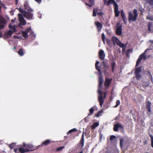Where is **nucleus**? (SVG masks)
Here are the masks:
<instances>
[{
  "label": "nucleus",
  "mask_w": 153,
  "mask_h": 153,
  "mask_svg": "<svg viewBox=\"0 0 153 153\" xmlns=\"http://www.w3.org/2000/svg\"><path fill=\"white\" fill-rule=\"evenodd\" d=\"M111 40L113 42L114 45H115L116 43L117 45L122 48V53L123 54L124 53V44L122 43L117 37L115 36H112Z\"/></svg>",
  "instance_id": "f257e3e1"
},
{
  "label": "nucleus",
  "mask_w": 153,
  "mask_h": 153,
  "mask_svg": "<svg viewBox=\"0 0 153 153\" xmlns=\"http://www.w3.org/2000/svg\"><path fill=\"white\" fill-rule=\"evenodd\" d=\"M33 12V10L32 9H29L27 11L25 10L23 16L28 20L32 19L33 15L32 13Z\"/></svg>",
  "instance_id": "f03ea898"
},
{
  "label": "nucleus",
  "mask_w": 153,
  "mask_h": 153,
  "mask_svg": "<svg viewBox=\"0 0 153 153\" xmlns=\"http://www.w3.org/2000/svg\"><path fill=\"white\" fill-rule=\"evenodd\" d=\"M134 14L131 13H129V14L128 19L130 22H134L136 20L138 15L137 11L136 9L133 10Z\"/></svg>",
  "instance_id": "7ed1b4c3"
},
{
  "label": "nucleus",
  "mask_w": 153,
  "mask_h": 153,
  "mask_svg": "<svg viewBox=\"0 0 153 153\" xmlns=\"http://www.w3.org/2000/svg\"><path fill=\"white\" fill-rule=\"evenodd\" d=\"M22 146L24 148L27 149L29 151V152L33 151L39 148L38 146L34 147L31 144H26L24 143H23Z\"/></svg>",
  "instance_id": "20e7f679"
},
{
  "label": "nucleus",
  "mask_w": 153,
  "mask_h": 153,
  "mask_svg": "<svg viewBox=\"0 0 153 153\" xmlns=\"http://www.w3.org/2000/svg\"><path fill=\"white\" fill-rule=\"evenodd\" d=\"M147 50H146L145 52L141 54L139 56V58L137 62L136 66H138L141 62L142 59L145 60L146 59V57L145 55V53Z\"/></svg>",
  "instance_id": "39448f33"
},
{
  "label": "nucleus",
  "mask_w": 153,
  "mask_h": 153,
  "mask_svg": "<svg viewBox=\"0 0 153 153\" xmlns=\"http://www.w3.org/2000/svg\"><path fill=\"white\" fill-rule=\"evenodd\" d=\"M98 92L100 95L98 98V100L100 105L102 107L104 102V100L102 97V93L101 91H99Z\"/></svg>",
  "instance_id": "423d86ee"
},
{
  "label": "nucleus",
  "mask_w": 153,
  "mask_h": 153,
  "mask_svg": "<svg viewBox=\"0 0 153 153\" xmlns=\"http://www.w3.org/2000/svg\"><path fill=\"white\" fill-rule=\"evenodd\" d=\"M119 23H117V29L116 30V33L118 35H120L122 33V26L121 25H119Z\"/></svg>",
  "instance_id": "0eeeda50"
},
{
  "label": "nucleus",
  "mask_w": 153,
  "mask_h": 153,
  "mask_svg": "<svg viewBox=\"0 0 153 153\" xmlns=\"http://www.w3.org/2000/svg\"><path fill=\"white\" fill-rule=\"evenodd\" d=\"M84 131L82 133L81 139L79 143L78 144V146L80 147L81 148H83L84 146Z\"/></svg>",
  "instance_id": "6e6552de"
},
{
  "label": "nucleus",
  "mask_w": 153,
  "mask_h": 153,
  "mask_svg": "<svg viewBox=\"0 0 153 153\" xmlns=\"http://www.w3.org/2000/svg\"><path fill=\"white\" fill-rule=\"evenodd\" d=\"M99 10V9L98 8H94L93 10V16L94 17H95L97 16V15L99 16L102 15L103 14V13L102 12H98V11Z\"/></svg>",
  "instance_id": "1a4fd4ad"
},
{
  "label": "nucleus",
  "mask_w": 153,
  "mask_h": 153,
  "mask_svg": "<svg viewBox=\"0 0 153 153\" xmlns=\"http://www.w3.org/2000/svg\"><path fill=\"white\" fill-rule=\"evenodd\" d=\"M31 30V29L30 27L27 28L25 31H22V35L25 38H26L28 37V33Z\"/></svg>",
  "instance_id": "9d476101"
},
{
  "label": "nucleus",
  "mask_w": 153,
  "mask_h": 153,
  "mask_svg": "<svg viewBox=\"0 0 153 153\" xmlns=\"http://www.w3.org/2000/svg\"><path fill=\"white\" fill-rule=\"evenodd\" d=\"M99 56L100 59L103 60L104 59L105 55L103 50H101L99 52Z\"/></svg>",
  "instance_id": "9b49d317"
},
{
  "label": "nucleus",
  "mask_w": 153,
  "mask_h": 153,
  "mask_svg": "<svg viewBox=\"0 0 153 153\" xmlns=\"http://www.w3.org/2000/svg\"><path fill=\"white\" fill-rule=\"evenodd\" d=\"M112 79H108L106 78L104 83V85L105 88H108L110 86V84L112 81Z\"/></svg>",
  "instance_id": "f8f14e48"
},
{
  "label": "nucleus",
  "mask_w": 153,
  "mask_h": 153,
  "mask_svg": "<svg viewBox=\"0 0 153 153\" xmlns=\"http://www.w3.org/2000/svg\"><path fill=\"white\" fill-rule=\"evenodd\" d=\"M21 147L19 148V152L21 153H24L25 152H29V151L27 149L24 148L22 146V145H20Z\"/></svg>",
  "instance_id": "ddd939ff"
},
{
  "label": "nucleus",
  "mask_w": 153,
  "mask_h": 153,
  "mask_svg": "<svg viewBox=\"0 0 153 153\" xmlns=\"http://www.w3.org/2000/svg\"><path fill=\"white\" fill-rule=\"evenodd\" d=\"M119 128H123V127L120 124L117 123L114 126L113 130L115 131H117Z\"/></svg>",
  "instance_id": "4468645a"
},
{
  "label": "nucleus",
  "mask_w": 153,
  "mask_h": 153,
  "mask_svg": "<svg viewBox=\"0 0 153 153\" xmlns=\"http://www.w3.org/2000/svg\"><path fill=\"white\" fill-rule=\"evenodd\" d=\"M95 25L97 27L98 32H99L102 27V24L100 22H95Z\"/></svg>",
  "instance_id": "2eb2a0df"
},
{
  "label": "nucleus",
  "mask_w": 153,
  "mask_h": 153,
  "mask_svg": "<svg viewBox=\"0 0 153 153\" xmlns=\"http://www.w3.org/2000/svg\"><path fill=\"white\" fill-rule=\"evenodd\" d=\"M51 143L50 140H47L43 142L40 145L38 146L39 148L40 146H47L50 144Z\"/></svg>",
  "instance_id": "dca6fc26"
},
{
  "label": "nucleus",
  "mask_w": 153,
  "mask_h": 153,
  "mask_svg": "<svg viewBox=\"0 0 153 153\" xmlns=\"http://www.w3.org/2000/svg\"><path fill=\"white\" fill-rule=\"evenodd\" d=\"M114 12L115 14V16L116 17L118 16L120 13V11L118 10V5H117L114 7Z\"/></svg>",
  "instance_id": "f3484780"
},
{
  "label": "nucleus",
  "mask_w": 153,
  "mask_h": 153,
  "mask_svg": "<svg viewBox=\"0 0 153 153\" xmlns=\"http://www.w3.org/2000/svg\"><path fill=\"white\" fill-rule=\"evenodd\" d=\"M103 82V76L101 75H100L99 79V87L100 88L102 87Z\"/></svg>",
  "instance_id": "a211bd4d"
},
{
  "label": "nucleus",
  "mask_w": 153,
  "mask_h": 153,
  "mask_svg": "<svg viewBox=\"0 0 153 153\" xmlns=\"http://www.w3.org/2000/svg\"><path fill=\"white\" fill-rule=\"evenodd\" d=\"M110 4H113L114 7L118 5L115 2L114 0H108L107 2V5H109Z\"/></svg>",
  "instance_id": "6ab92c4d"
},
{
  "label": "nucleus",
  "mask_w": 153,
  "mask_h": 153,
  "mask_svg": "<svg viewBox=\"0 0 153 153\" xmlns=\"http://www.w3.org/2000/svg\"><path fill=\"white\" fill-rule=\"evenodd\" d=\"M18 53L20 56H22L24 54V53L22 48H20L19 50Z\"/></svg>",
  "instance_id": "aec40b11"
},
{
  "label": "nucleus",
  "mask_w": 153,
  "mask_h": 153,
  "mask_svg": "<svg viewBox=\"0 0 153 153\" xmlns=\"http://www.w3.org/2000/svg\"><path fill=\"white\" fill-rule=\"evenodd\" d=\"M24 7L26 10H28L29 9H32L29 7L28 4L27 2H25L24 4Z\"/></svg>",
  "instance_id": "412c9836"
},
{
  "label": "nucleus",
  "mask_w": 153,
  "mask_h": 153,
  "mask_svg": "<svg viewBox=\"0 0 153 153\" xmlns=\"http://www.w3.org/2000/svg\"><path fill=\"white\" fill-rule=\"evenodd\" d=\"M148 28L149 31L150 32H152L153 31V26L151 23H149L148 24Z\"/></svg>",
  "instance_id": "4be33fe9"
},
{
  "label": "nucleus",
  "mask_w": 153,
  "mask_h": 153,
  "mask_svg": "<svg viewBox=\"0 0 153 153\" xmlns=\"http://www.w3.org/2000/svg\"><path fill=\"white\" fill-rule=\"evenodd\" d=\"M111 65L112 68V72H113L114 71V68L116 65V63L114 60L112 61Z\"/></svg>",
  "instance_id": "5701e85b"
},
{
  "label": "nucleus",
  "mask_w": 153,
  "mask_h": 153,
  "mask_svg": "<svg viewBox=\"0 0 153 153\" xmlns=\"http://www.w3.org/2000/svg\"><path fill=\"white\" fill-rule=\"evenodd\" d=\"M102 113L103 111L102 110L98 111L95 114V115L96 117H98L102 115L101 114Z\"/></svg>",
  "instance_id": "b1692460"
},
{
  "label": "nucleus",
  "mask_w": 153,
  "mask_h": 153,
  "mask_svg": "<svg viewBox=\"0 0 153 153\" xmlns=\"http://www.w3.org/2000/svg\"><path fill=\"white\" fill-rule=\"evenodd\" d=\"M94 107H92L89 109V113L88 114V116H91L94 111Z\"/></svg>",
  "instance_id": "393cba45"
},
{
  "label": "nucleus",
  "mask_w": 153,
  "mask_h": 153,
  "mask_svg": "<svg viewBox=\"0 0 153 153\" xmlns=\"http://www.w3.org/2000/svg\"><path fill=\"white\" fill-rule=\"evenodd\" d=\"M99 125V123L98 122L94 123L92 125L91 128L92 129H94Z\"/></svg>",
  "instance_id": "a878e982"
},
{
  "label": "nucleus",
  "mask_w": 153,
  "mask_h": 153,
  "mask_svg": "<svg viewBox=\"0 0 153 153\" xmlns=\"http://www.w3.org/2000/svg\"><path fill=\"white\" fill-rule=\"evenodd\" d=\"M13 32L11 30H9L8 31V32H7V33L6 34L8 36H8V37H10L12 34H13Z\"/></svg>",
  "instance_id": "bb28decb"
},
{
  "label": "nucleus",
  "mask_w": 153,
  "mask_h": 153,
  "mask_svg": "<svg viewBox=\"0 0 153 153\" xmlns=\"http://www.w3.org/2000/svg\"><path fill=\"white\" fill-rule=\"evenodd\" d=\"M146 104L147 107L148 108L149 111V112H150L151 111V108H150V106L151 105V103L149 102H147Z\"/></svg>",
  "instance_id": "cd10ccee"
},
{
  "label": "nucleus",
  "mask_w": 153,
  "mask_h": 153,
  "mask_svg": "<svg viewBox=\"0 0 153 153\" xmlns=\"http://www.w3.org/2000/svg\"><path fill=\"white\" fill-rule=\"evenodd\" d=\"M120 146L121 149L123 147L124 139L123 138H120Z\"/></svg>",
  "instance_id": "c85d7f7f"
},
{
  "label": "nucleus",
  "mask_w": 153,
  "mask_h": 153,
  "mask_svg": "<svg viewBox=\"0 0 153 153\" xmlns=\"http://www.w3.org/2000/svg\"><path fill=\"white\" fill-rule=\"evenodd\" d=\"M23 14L22 13H19L18 14V18L19 21H21L22 20H24V18L23 17Z\"/></svg>",
  "instance_id": "c756f323"
},
{
  "label": "nucleus",
  "mask_w": 153,
  "mask_h": 153,
  "mask_svg": "<svg viewBox=\"0 0 153 153\" xmlns=\"http://www.w3.org/2000/svg\"><path fill=\"white\" fill-rule=\"evenodd\" d=\"M95 68L99 72L100 75H101L102 72L100 68L98 66V65H95Z\"/></svg>",
  "instance_id": "7c9ffc66"
},
{
  "label": "nucleus",
  "mask_w": 153,
  "mask_h": 153,
  "mask_svg": "<svg viewBox=\"0 0 153 153\" xmlns=\"http://www.w3.org/2000/svg\"><path fill=\"white\" fill-rule=\"evenodd\" d=\"M16 146V143H13L10 144L9 147L10 149H12L14 148Z\"/></svg>",
  "instance_id": "2f4dec72"
},
{
  "label": "nucleus",
  "mask_w": 153,
  "mask_h": 153,
  "mask_svg": "<svg viewBox=\"0 0 153 153\" xmlns=\"http://www.w3.org/2000/svg\"><path fill=\"white\" fill-rule=\"evenodd\" d=\"M65 148V147L64 146H60L56 148V152H59L60 151H62Z\"/></svg>",
  "instance_id": "473e14b6"
},
{
  "label": "nucleus",
  "mask_w": 153,
  "mask_h": 153,
  "mask_svg": "<svg viewBox=\"0 0 153 153\" xmlns=\"http://www.w3.org/2000/svg\"><path fill=\"white\" fill-rule=\"evenodd\" d=\"M77 131V129L75 128H74L70 130L67 133V134H70L73 132H76Z\"/></svg>",
  "instance_id": "72a5a7b5"
},
{
  "label": "nucleus",
  "mask_w": 153,
  "mask_h": 153,
  "mask_svg": "<svg viewBox=\"0 0 153 153\" xmlns=\"http://www.w3.org/2000/svg\"><path fill=\"white\" fill-rule=\"evenodd\" d=\"M147 19L151 20L153 21V16L149 15L147 17Z\"/></svg>",
  "instance_id": "f704fd0d"
},
{
  "label": "nucleus",
  "mask_w": 153,
  "mask_h": 153,
  "mask_svg": "<svg viewBox=\"0 0 153 153\" xmlns=\"http://www.w3.org/2000/svg\"><path fill=\"white\" fill-rule=\"evenodd\" d=\"M19 21L21 23L22 25H24L26 24V22L24 19V20L20 21Z\"/></svg>",
  "instance_id": "c9c22d12"
},
{
  "label": "nucleus",
  "mask_w": 153,
  "mask_h": 153,
  "mask_svg": "<svg viewBox=\"0 0 153 153\" xmlns=\"http://www.w3.org/2000/svg\"><path fill=\"white\" fill-rule=\"evenodd\" d=\"M141 71V68H136V70L135 71L136 74L139 73H140Z\"/></svg>",
  "instance_id": "e433bc0d"
},
{
  "label": "nucleus",
  "mask_w": 153,
  "mask_h": 153,
  "mask_svg": "<svg viewBox=\"0 0 153 153\" xmlns=\"http://www.w3.org/2000/svg\"><path fill=\"white\" fill-rule=\"evenodd\" d=\"M116 138V137L114 135H111L110 137V140L112 141L114 139H115Z\"/></svg>",
  "instance_id": "4c0bfd02"
},
{
  "label": "nucleus",
  "mask_w": 153,
  "mask_h": 153,
  "mask_svg": "<svg viewBox=\"0 0 153 153\" xmlns=\"http://www.w3.org/2000/svg\"><path fill=\"white\" fill-rule=\"evenodd\" d=\"M18 10L19 11V12L22 13L23 15L24 14L25 10H22L21 8L19 7V8H18Z\"/></svg>",
  "instance_id": "58836bf2"
},
{
  "label": "nucleus",
  "mask_w": 153,
  "mask_h": 153,
  "mask_svg": "<svg viewBox=\"0 0 153 153\" xmlns=\"http://www.w3.org/2000/svg\"><path fill=\"white\" fill-rule=\"evenodd\" d=\"M123 10H122L121 11V15L123 21L124 22V14L123 13Z\"/></svg>",
  "instance_id": "ea45409f"
},
{
  "label": "nucleus",
  "mask_w": 153,
  "mask_h": 153,
  "mask_svg": "<svg viewBox=\"0 0 153 153\" xmlns=\"http://www.w3.org/2000/svg\"><path fill=\"white\" fill-rule=\"evenodd\" d=\"M102 39L103 42H105V37L104 33H103L102 34Z\"/></svg>",
  "instance_id": "a19ab883"
},
{
  "label": "nucleus",
  "mask_w": 153,
  "mask_h": 153,
  "mask_svg": "<svg viewBox=\"0 0 153 153\" xmlns=\"http://www.w3.org/2000/svg\"><path fill=\"white\" fill-rule=\"evenodd\" d=\"M136 76L137 79H139L140 78L141 76L139 73H137L136 74Z\"/></svg>",
  "instance_id": "79ce46f5"
},
{
  "label": "nucleus",
  "mask_w": 153,
  "mask_h": 153,
  "mask_svg": "<svg viewBox=\"0 0 153 153\" xmlns=\"http://www.w3.org/2000/svg\"><path fill=\"white\" fill-rule=\"evenodd\" d=\"M151 140V145L152 146L153 148V136L150 135Z\"/></svg>",
  "instance_id": "37998d69"
},
{
  "label": "nucleus",
  "mask_w": 153,
  "mask_h": 153,
  "mask_svg": "<svg viewBox=\"0 0 153 153\" xmlns=\"http://www.w3.org/2000/svg\"><path fill=\"white\" fill-rule=\"evenodd\" d=\"M11 29H12L13 30V31L14 32H16V31L15 25H13V26H12V27L11 28Z\"/></svg>",
  "instance_id": "c03bdc74"
},
{
  "label": "nucleus",
  "mask_w": 153,
  "mask_h": 153,
  "mask_svg": "<svg viewBox=\"0 0 153 153\" xmlns=\"http://www.w3.org/2000/svg\"><path fill=\"white\" fill-rule=\"evenodd\" d=\"M120 102L119 100H117L116 101V104L115 105V107H117L120 104Z\"/></svg>",
  "instance_id": "a18cd8bd"
},
{
  "label": "nucleus",
  "mask_w": 153,
  "mask_h": 153,
  "mask_svg": "<svg viewBox=\"0 0 153 153\" xmlns=\"http://www.w3.org/2000/svg\"><path fill=\"white\" fill-rule=\"evenodd\" d=\"M147 1V2L149 4L152 5L153 4V0H146Z\"/></svg>",
  "instance_id": "49530a36"
},
{
  "label": "nucleus",
  "mask_w": 153,
  "mask_h": 153,
  "mask_svg": "<svg viewBox=\"0 0 153 153\" xmlns=\"http://www.w3.org/2000/svg\"><path fill=\"white\" fill-rule=\"evenodd\" d=\"M4 25H1L0 24V30L1 29H3L5 26Z\"/></svg>",
  "instance_id": "de8ad7c7"
},
{
  "label": "nucleus",
  "mask_w": 153,
  "mask_h": 153,
  "mask_svg": "<svg viewBox=\"0 0 153 153\" xmlns=\"http://www.w3.org/2000/svg\"><path fill=\"white\" fill-rule=\"evenodd\" d=\"M150 81H148L147 82V83H146V84L145 85L146 86H148L150 85Z\"/></svg>",
  "instance_id": "09e8293b"
},
{
  "label": "nucleus",
  "mask_w": 153,
  "mask_h": 153,
  "mask_svg": "<svg viewBox=\"0 0 153 153\" xmlns=\"http://www.w3.org/2000/svg\"><path fill=\"white\" fill-rule=\"evenodd\" d=\"M14 152L16 153H20L19 152V151H18V149H14Z\"/></svg>",
  "instance_id": "8fccbe9b"
},
{
  "label": "nucleus",
  "mask_w": 153,
  "mask_h": 153,
  "mask_svg": "<svg viewBox=\"0 0 153 153\" xmlns=\"http://www.w3.org/2000/svg\"><path fill=\"white\" fill-rule=\"evenodd\" d=\"M89 2L91 3V4L92 5H93L94 3V0H90Z\"/></svg>",
  "instance_id": "3c124183"
},
{
  "label": "nucleus",
  "mask_w": 153,
  "mask_h": 153,
  "mask_svg": "<svg viewBox=\"0 0 153 153\" xmlns=\"http://www.w3.org/2000/svg\"><path fill=\"white\" fill-rule=\"evenodd\" d=\"M36 1L39 4H40L42 1V0H34Z\"/></svg>",
  "instance_id": "603ef678"
},
{
  "label": "nucleus",
  "mask_w": 153,
  "mask_h": 153,
  "mask_svg": "<svg viewBox=\"0 0 153 153\" xmlns=\"http://www.w3.org/2000/svg\"><path fill=\"white\" fill-rule=\"evenodd\" d=\"M99 64V62L98 61H97L96 62L95 64V65H98V64Z\"/></svg>",
  "instance_id": "864d4df0"
},
{
  "label": "nucleus",
  "mask_w": 153,
  "mask_h": 153,
  "mask_svg": "<svg viewBox=\"0 0 153 153\" xmlns=\"http://www.w3.org/2000/svg\"><path fill=\"white\" fill-rule=\"evenodd\" d=\"M0 5L1 6H4V4L1 3V0H0Z\"/></svg>",
  "instance_id": "5fc2aeb1"
},
{
  "label": "nucleus",
  "mask_w": 153,
  "mask_h": 153,
  "mask_svg": "<svg viewBox=\"0 0 153 153\" xmlns=\"http://www.w3.org/2000/svg\"><path fill=\"white\" fill-rule=\"evenodd\" d=\"M2 36V34L1 31H0V38H1Z\"/></svg>",
  "instance_id": "6e6d98bb"
},
{
  "label": "nucleus",
  "mask_w": 153,
  "mask_h": 153,
  "mask_svg": "<svg viewBox=\"0 0 153 153\" xmlns=\"http://www.w3.org/2000/svg\"><path fill=\"white\" fill-rule=\"evenodd\" d=\"M85 4L86 5L89 6L90 7H91L92 6V5H92L91 4V5H89L87 3H85Z\"/></svg>",
  "instance_id": "4d7b16f0"
},
{
  "label": "nucleus",
  "mask_w": 153,
  "mask_h": 153,
  "mask_svg": "<svg viewBox=\"0 0 153 153\" xmlns=\"http://www.w3.org/2000/svg\"><path fill=\"white\" fill-rule=\"evenodd\" d=\"M16 1V4L17 5L18 2L19 0H15Z\"/></svg>",
  "instance_id": "13d9d810"
},
{
  "label": "nucleus",
  "mask_w": 153,
  "mask_h": 153,
  "mask_svg": "<svg viewBox=\"0 0 153 153\" xmlns=\"http://www.w3.org/2000/svg\"><path fill=\"white\" fill-rule=\"evenodd\" d=\"M12 26H12L10 24L9 25V28H11V27H12Z\"/></svg>",
  "instance_id": "bf43d9fd"
},
{
  "label": "nucleus",
  "mask_w": 153,
  "mask_h": 153,
  "mask_svg": "<svg viewBox=\"0 0 153 153\" xmlns=\"http://www.w3.org/2000/svg\"><path fill=\"white\" fill-rule=\"evenodd\" d=\"M131 52V50H130V49H129L128 50V51H127V52H128V53H129V52Z\"/></svg>",
  "instance_id": "052dcab7"
},
{
  "label": "nucleus",
  "mask_w": 153,
  "mask_h": 153,
  "mask_svg": "<svg viewBox=\"0 0 153 153\" xmlns=\"http://www.w3.org/2000/svg\"><path fill=\"white\" fill-rule=\"evenodd\" d=\"M83 153V150H82L80 151V152H79L78 153Z\"/></svg>",
  "instance_id": "680f3d73"
},
{
  "label": "nucleus",
  "mask_w": 153,
  "mask_h": 153,
  "mask_svg": "<svg viewBox=\"0 0 153 153\" xmlns=\"http://www.w3.org/2000/svg\"><path fill=\"white\" fill-rule=\"evenodd\" d=\"M106 92H105L104 93V98H105L106 97Z\"/></svg>",
  "instance_id": "e2e57ef3"
},
{
  "label": "nucleus",
  "mask_w": 153,
  "mask_h": 153,
  "mask_svg": "<svg viewBox=\"0 0 153 153\" xmlns=\"http://www.w3.org/2000/svg\"><path fill=\"white\" fill-rule=\"evenodd\" d=\"M0 6L1 7V6L5 8H6L4 4V6H1V5Z\"/></svg>",
  "instance_id": "0e129e2a"
},
{
  "label": "nucleus",
  "mask_w": 153,
  "mask_h": 153,
  "mask_svg": "<svg viewBox=\"0 0 153 153\" xmlns=\"http://www.w3.org/2000/svg\"><path fill=\"white\" fill-rule=\"evenodd\" d=\"M15 21L14 19H13L11 20V22L13 23Z\"/></svg>",
  "instance_id": "69168bd1"
},
{
  "label": "nucleus",
  "mask_w": 153,
  "mask_h": 153,
  "mask_svg": "<svg viewBox=\"0 0 153 153\" xmlns=\"http://www.w3.org/2000/svg\"><path fill=\"white\" fill-rule=\"evenodd\" d=\"M152 46H153V40L152 41Z\"/></svg>",
  "instance_id": "338daca9"
},
{
  "label": "nucleus",
  "mask_w": 153,
  "mask_h": 153,
  "mask_svg": "<svg viewBox=\"0 0 153 153\" xmlns=\"http://www.w3.org/2000/svg\"><path fill=\"white\" fill-rule=\"evenodd\" d=\"M103 72L105 74L106 73V71L105 70H104Z\"/></svg>",
  "instance_id": "774afa93"
}]
</instances>
